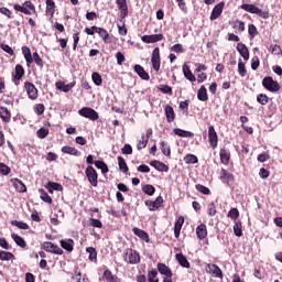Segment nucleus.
<instances>
[{
  "label": "nucleus",
  "instance_id": "obj_51",
  "mask_svg": "<svg viewBox=\"0 0 282 282\" xmlns=\"http://www.w3.org/2000/svg\"><path fill=\"white\" fill-rule=\"evenodd\" d=\"M104 278L107 282H118V276L113 275L109 270L104 272Z\"/></svg>",
  "mask_w": 282,
  "mask_h": 282
},
{
  "label": "nucleus",
  "instance_id": "obj_16",
  "mask_svg": "<svg viewBox=\"0 0 282 282\" xmlns=\"http://www.w3.org/2000/svg\"><path fill=\"white\" fill-rule=\"evenodd\" d=\"M237 52H239L240 56H242L243 61L250 59V51L248 50V46L243 43H238L236 46Z\"/></svg>",
  "mask_w": 282,
  "mask_h": 282
},
{
  "label": "nucleus",
  "instance_id": "obj_1",
  "mask_svg": "<svg viewBox=\"0 0 282 282\" xmlns=\"http://www.w3.org/2000/svg\"><path fill=\"white\" fill-rule=\"evenodd\" d=\"M240 9L245 10V12H249L250 14H258V17H261V19H270V13L261 10L259 7L254 4L242 3L240 6Z\"/></svg>",
  "mask_w": 282,
  "mask_h": 282
},
{
  "label": "nucleus",
  "instance_id": "obj_40",
  "mask_svg": "<svg viewBox=\"0 0 282 282\" xmlns=\"http://www.w3.org/2000/svg\"><path fill=\"white\" fill-rule=\"evenodd\" d=\"M95 166L101 171L102 175H107V173H109V166H107V163L104 161H95Z\"/></svg>",
  "mask_w": 282,
  "mask_h": 282
},
{
  "label": "nucleus",
  "instance_id": "obj_23",
  "mask_svg": "<svg viewBox=\"0 0 282 282\" xmlns=\"http://www.w3.org/2000/svg\"><path fill=\"white\" fill-rule=\"evenodd\" d=\"M0 118L3 122H10V120H12V113H10L8 108L0 106Z\"/></svg>",
  "mask_w": 282,
  "mask_h": 282
},
{
  "label": "nucleus",
  "instance_id": "obj_47",
  "mask_svg": "<svg viewBox=\"0 0 282 282\" xmlns=\"http://www.w3.org/2000/svg\"><path fill=\"white\" fill-rule=\"evenodd\" d=\"M36 135H37V138H40V140H45V138H47V135H50V130L47 128H40L36 131Z\"/></svg>",
  "mask_w": 282,
  "mask_h": 282
},
{
  "label": "nucleus",
  "instance_id": "obj_9",
  "mask_svg": "<svg viewBox=\"0 0 282 282\" xmlns=\"http://www.w3.org/2000/svg\"><path fill=\"white\" fill-rule=\"evenodd\" d=\"M43 250L46 252H52L53 254H63V249L53 242H44L42 245Z\"/></svg>",
  "mask_w": 282,
  "mask_h": 282
},
{
  "label": "nucleus",
  "instance_id": "obj_25",
  "mask_svg": "<svg viewBox=\"0 0 282 282\" xmlns=\"http://www.w3.org/2000/svg\"><path fill=\"white\" fill-rule=\"evenodd\" d=\"M95 32L101 36L105 43H111V39L109 37V32L102 28H95Z\"/></svg>",
  "mask_w": 282,
  "mask_h": 282
},
{
  "label": "nucleus",
  "instance_id": "obj_41",
  "mask_svg": "<svg viewBox=\"0 0 282 282\" xmlns=\"http://www.w3.org/2000/svg\"><path fill=\"white\" fill-rule=\"evenodd\" d=\"M118 164H119V171L122 173H129V166H127V161H124V158L118 156Z\"/></svg>",
  "mask_w": 282,
  "mask_h": 282
},
{
  "label": "nucleus",
  "instance_id": "obj_53",
  "mask_svg": "<svg viewBox=\"0 0 282 282\" xmlns=\"http://www.w3.org/2000/svg\"><path fill=\"white\" fill-rule=\"evenodd\" d=\"M227 217H229V219H232L234 221H237V219H239V209L231 208L228 212Z\"/></svg>",
  "mask_w": 282,
  "mask_h": 282
},
{
  "label": "nucleus",
  "instance_id": "obj_50",
  "mask_svg": "<svg viewBox=\"0 0 282 282\" xmlns=\"http://www.w3.org/2000/svg\"><path fill=\"white\" fill-rule=\"evenodd\" d=\"M234 234L236 235V237H243V230L241 229V221L235 223Z\"/></svg>",
  "mask_w": 282,
  "mask_h": 282
},
{
  "label": "nucleus",
  "instance_id": "obj_62",
  "mask_svg": "<svg viewBox=\"0 0 282 282\" xmlns=\"http://www.w3.org/2000/svg\"><path fill=\"white\" fill-rule=\"evenodd\" d=\"M33 61L37 65V67H43V58H41V56H39L37 52L33 53Z\"/></svg>",
  "mask_w": 282,
  "mask_h": 282
},
{
  "label": "nucleus",
  "instance_id": "obj_30",
  "mask_svg": "<svg viewBox=\"0 0 282 282\" xmlns=\"http://www.w3.org/2000/svg\"><path fill=\"white\" fill-rule=\"evenodd\" d=\"M165 116L167 122H173L175 120V110H173V106L166 105L165 106Z\"/></svg>",
  "mask_w": 282,
  "mask_h": 282
},
{
  "label": "nucleus",
  "instance_id": "obj_42",
  "mask_svg": "<svg viewBox=\"0 0 282 282\" xmlns=\"http://www.w3.org/2000/svg\"><path fill=\"white\" fill-rule=\"evenodd\" d=\"M160 145L163 155H166V158H171V145H169V143L164 141H161Z\"/></svg>",
  "mask_w": 282,
  "mask_h": 282
},
{
  "label": "nucleus",
  "instance_id": "obj_54",
  "mask_svg": "<svg viewBox=\"0 0 282 282\" xmlns=\"http://www.w3.org/2000/svg\"><path fill=\"white\" fill-rule=\"evenodd\" d=\"M207 213L209 217H215L217 215V206H215V203H209L207 205Z\"/></svg>",
  "mask_w": 282,
  "mask_h": 282
},
{
  "label": "nucleus",
  "instance_id": "obj_43",
  "mask_svg": "<svg viewBox=\"0 0 282 282\" xmlns=\"http://www.w3.org/2000/svg\"><path fill=\"white\" fill-rule=\"evenodd\" d=\"M11 226H15L17 228H20V230H30L29 224L19 220H12Z\"/></svg>",
  "mask_w": 282,
  "mask_h": 282
},
{
  "label": "nucleus",
  "instance_id": "obj_13",
  "mask_svg": "<svg viewBox=\"0 0 282 282\" xmlns=\"http://www.w3.org/2000/svg\"><path fill=\"white\" fill-rule=\"evenodd\" d=\"M164 39V34H152V35H143L141 37V41L143 43H159V41H162Z\"/></svg>",
  "mask_w": 282,
  "mask_h": 282
},
{
  "label": "nucleus",
  "instance_id": "obj_7",
  "mask_svg": "<svg viewBox=\"0 0 282 282\" xmlns=\"http://www.w3.org/2000/svg\"><path fill=\"white\" fill-rule=\"evenodd\" d=\"M24 87L31 100H36L39 98V89H36V86H34V84L26 82L24 84Z\"/></svg>",
  "mask_w": 282,
  "mask_h": 282
},
{
  "label": "nucleus",
  "instance_id": "obj_12",
  "mask_svg": "<svg viewBox=\"0 0 282 282\" xmlns=\"http://www.w3.org/2000/svg\"><path fill=\"white\" fill-rule=\"evenodd\" d=\"M55 87L59 91H64V94H67L68 91H72L74 87H76V82H72L69 84H65V82H57L55 83Z\"/></svg>",
  "mask_w": 282,
  "mask_h": 282
},
{
  "label": "nucleus",
  "instance_id": "obj_15",
  "mask_svg": "<svg viewBox=\"0 0 282 282\" xmlns=\"http://www.w3.org/2000/svg\"><path fill=\"white\" fill-rule=\"evenodd\" d=\"M117 6L120 10V19H127L129 14V7L127 6V0H117Z\"/></svg>",
  "mask_w": 282,
  "mask_h": 282
},
{
  "label": "nucleus",
  "instance_id": "obj_37",
  "mask_svg": "<svg viewBox=\"0 0 282 282\" xmlns=\"http://www.w3.org/2000/svg\"><path fill=\"white\" fill-rule=\"evenodd\" d=\"M176 260L182 268H191V262H188V259H186V257L182 253H176Z\"/></svg>",
  "mask_w": 282,
  "mask_h": 282
},
{
  "label": "nucleus",
  "instance_id": "obj_14",
  "mask_svg": "<svg viewBox=\"0 0 282 282\" xmlns=\"http://www.w3.org/2000/svg\"><path fill=\"white\" fill-rule=\"evenodd\" d=\"M207 272L213 274L216 279H224V273L217 264H207Z\"/></svg>",
  "mask_w": 282,
  "mask_h": 282
},
{
  "label": "nucleus",
  "instance_id": "obj_39",
  "mask_svg": "<svg viewBox=\"0 0 282 282\" xmlns=\"http://www.w3.org/2000/svg\"><path fill=\"white\" fill-rule=\"evenodd\" d=\"M11 238L13 239V241H15L17 246H19L20 248H25L28 246L25 240L17 234H11Z\"/></svg>",
  "mask_w": 282,
  "mask_h": 282
},
{
  "label": "nucleus",
  "instance_id": "obj_19",
  "mask_svg": "<svg viewBox=\"0 0 282 282\" xmlns=\"http://www.w3.org/2000/svg\"><path fill=\"white\" fill-rule=\"evenodd\" d=\"M134 72L138 74L139 77L142 78V80H150L151 76H149V73L144 70V67H142L140 64L134 65Z\"/></svg>",
  "mask_w": 282,
  "mask_h": 282
},
{
  "label": "nucleus",
  "instance_id": "obj_17",
  "mask_svg": "<svg viewBox=\"0 0 282 282\" xmlns=\"http://www.w3.org/2000/svg\"><path fill=\"white\" fill-rule=\"evenodd\" d=\"M224 2H219L214 7L210 14V21H215L216 19H219V17H221V13L224 12Z\"/></svg>",
  "mask_w": 282,
  "mask_h": 282
},
{
  "label": "nucleus",
  "instance_id": "obj_52",
  "mask_svg": "<svg viewBox=\"0 0 282 282\" xmlns=\"http://www.w3.org/2000/svg\"><path fill=\"white\" fill-rule=\"evenodd\" d=\"M257 102H259V105H268L270 102V98L265 94H259L257 96Z\"/></svg>",
  "mask_w": 282,
  "mask_h": 282
},
{
  "label": "nucleus",
  "instance_id": "obj_45",
  "mask_svg": "<svg viewBox=\"0 0 282 282\" xmlns=\"http://www.w3.org/2000/svg\"><path fill=\"white\" fill-rule=\"evenodd\" d=\"M39 193L42 202H45L46 204H52V197L50 196V194H47V192H45L44 189H40Z\"/></svg>",
  "mask_w": 282,
  "mask_h": 282
},
{
  "label": "nucleus",
  "instance_id": "obj_48",
  "mask_svg": "<svg viewBox=\"0 0 282 282\" xmlns=\"http://www.w3.org/2000/svg\"><path fill=\"white\" fill-rule=\"evenodd\" d=\"M184 162H185V164H197V162H199V159H197V156H195V154H187L184 158Z\"/></svg>",
  "mask_w": 282,
  "mask_h": 282
},
{
  "label": "nucleus",
  "instance_id": "obj_61",
  "mask_svg": "<svg viewBox=\"0 0 282 282\" xmlns=\"http://www.w3.org/2000/svg\"><path fill=\"white\" fill-rule=\"evenodd\" d=\"M54 0H46V12H48V14H54Z\"/></svg>",
  "mask_w": 282,
  "mask_h": 282
},
{
  "label": "nucleus",
  "instance_id": "obj_6",
  "mask_svg": "<svg viewBox=\"0 0 282 282\" xmlns=\"http://www.w3.org/2000/svg\"><path fill=\"white\" fill-rule=\"evenodd\" d=\"M86 177L93 186H98V172H96V169L94 166L89 165L86 167Z\"/></svg>",
  "mask_w": 282,
  "mask_h": 282
},
{
  "label": "nucleus",
  "instance_id": "obj_18",
  "mask_svg": "<svg viewBox=\"0 0 282 282\" xmlns=\"http://www.w3.org/2000/svg\"><path fill=\"white\" fill-rule=\"evenodd\" d=\"M160 274L163 276H166L167 279H171L173 276V271H171V268L166 267V264L159 262L156 265Z\"/></svg>",
  "mask_w": 282,
  "mask_h": 282
},
{
  "label": "nucleus",
  "instance_id": "obj_4",
  "mask_svg": "<svg viewBox=\"0 0 282 282\" xmlns=\"http://www.w3.org/2000/svg\"><path fill=\"white\" fill-rule=\"evenodd\" d=\"M123 259L126 263H130L131 265H135L137 263H140V253H138L133 249H128L124 252Z\"/></svg>",
  "mask_w": 282,
  "mask_h": 282
},
{
  "label": "nucleus",
  "instance_id": "obj_5",
  "mask_svg": "<svg viewBox=\"0 0 282 282\" xmlns=\"http://www.w3.org/2000/svg\"><path fill=\"white\" fill-rule=\"evenodd\" d=\"M78 113L82 116V118H88V120H93V122L99 118L98 112L90 107H84L79 109Z\"/></svg>",
  "mask_w": 282,
  "mask_h": 282
},
{
  "label": "nucleus",
  "instance_id": "obj_59",
  "mask_svg": "<svg viewBox=\"0 0 282 282\" xmlns=\"http://www.w3.org/2000/svg\"><path fill=\"white\" fill-rule=\"evenodd\" d=\"M11 172L12 170L10 169V166L6 165V163H0L1 175H10Z\"/></svg>",
  "mask_w": 282,
  "mask_h": 282
},
{
  "label": "nucleus",
  "instance_id": "obj_64",
  "mask_svg": "<svg viewBox=\"0 0 282 282\" xmlns=\"http://www.w3.org/2000/svg\"><path fill=\"white\" fill-rule=\"evenodd\" d=\"M115 56L117 58V65H122V63L126 61L124 54H122V52H117Z\"/></svg>",
  "mask_w": 282,
  "mask_h": 282
},
{
  "label": "nucleus",
  "instance_id": "obj_28",
  "mask_svg": "<svg viewBox=\"0 0 282 282\" xmlns=\"http://www.w3.org/2000/svg\"><path fill=\"white\" fill-rule=\"evenodd\" d=\"M61 247L67 252H72L74 250V239H65L59 241Z\"/></svg>",
  "mask_w": 282,
  "mask_h": 282
},
{
  "label": "nucleus",
  "instance_id": "obj_33",
  "mask_svg": "<svg viewBox=\"0 0 282 282\" xmlns=\"http://www.w3.org/2000/svg\"><path fill=\"white\" fill-rule=\"evenodd\" d=\"M86 252L89 253L88 256L89 261H93V263H96L98 261V252L96 251V248L88 247L86 249Z\"/></svg>",
  "mask_w": 282,
  "mask_h": 282
},
{
  "label": "nucleus",
  "instance_id": "obj_29",
  "mask_svg": "<svg viewBox=\"0 0 282 282\" xmlns=\"http://www.w3.org/2000/svg\"><path fill=\"white\" fill-rule=\"evenodd\" d=\"M22 54L28 63V65H31V63H34V58L32 55V51H30V47L23 46L22 47Z\"/></svg>",
  "mask_w": 282,
  "mask_h": 282
},
{
  "label": "nucleus",
  "instance_id": "obj_2",
  "mask_svg": "<svg viewBox=\"0 0 282 282\" xmlns=\"http://www.w3.org/2000/svg\"><path fill=\"white\" fill-rule=\"evenodd\" d=\"M262 86L267 91H271L272 94H276V91H281V85L279 82L274 80V78L267 76L262 79Z\"/></svg>",
  "mask_w": 282,
  "mask_h": 282
},
{
  "label": "nucleus",
  "instance_id": "obj_58",
  "mask_svg": "<svg viewBox=\"0 0 282 282\" xmlns=\"http://www.w3.org/2000/svg\"><path fill=\"white\" fill-rule=\"evenodd\" d=\"M143 193H145V195H155V187L153 185H145L143 186Z\"/></svg>",
  "mask_w": 282,
  "mask_h": 282
},
{
  "label": "nucleus",
  "instance_id": "obj_20",
  "mask_svg": "<svg viewBox=\"0 0 282 282\" xmlns=\"http://www.w3.org/2000/svg\"><path fill=\"white\" fill-rule=\"evenodd\" d=\"M196 235L199 241L206 239V237H208V230L206 229V225L204 224L198 225L196 228Z\"/></svg>",
  "mask_w": 282,
  "mask_h": 282
},
{
  "label": "nucleus",
  "instance_id": "obj_10",
  "mask_svg": "<svg viewBox=\"0 0 282 282\" xmlns=\"http://www.w3.org/2000/svg\"><path fill=\"white\" fill-rule=\"evenodd\" d=\"M208 140H209L210 147L213 149H217L218 137H217V131H215V127L214 126H209L208 127Z\"/></svg>",
  "mask_w": 282,
  "mask_h": 282
},
{
  "label": "nucleus",
  "instance_id": "obj_22",
  "mask_svg": "<svg viewBox=\"0 0 282 282\" xmlns=\"http://www.w3.org/2000/svg\"><path fill=\"white\" fill-rule=\"evenodd\" d=\"M11 184H13L18 193H25V191H28V187H25V184H23V182L19 178H11Z\"/></svg>",
  "mask_w": 282,
  "mask_h": 282
},
{
  "label": "nucleus",
  "instance_id": "obj_32",
  "mask_svg": "<svg viewBox=\"0 0 282 282\" xmlns=\"http://www.w3.org/2000/svg\"><path fill=\"white\" fill-rule=\"evenodd\" d=\"M173 132L175 133V135H178L180 138H194L195 135V133L191 131L182 130L180 128H175Z\"/></svg>",
  "mask_w": 282,
  "mask_h": 282
},
{
  "label": "nucleus",
  "instance_id": "obj_55",
  "mask_svg": "<svg viewBox=\"0 0 282 282\" xmlns=\"http://www.w3.org/2000/svg\"><path fill=\"white\" fill-rule=\"evenodd\" d=\"M149 144V140L144 138V134L141 137V140L138 142L137 149L138 151H142V149H147Z\"/></svg>",
  "mask_w": 282,
  "mask_h": 282
},
{
  "label": "nucleus",
  "instance_id": "obj_31",
  "mask_svg": "<svg viewBox=\"0 0 282 282\" xmlns=\"http://www.w3.org/2000/svg\"><path fill=\"white\" fill-rule=\"evenodd\" d=\"M197 98L202 102H206V100H208V90L206 89V86H200L197 93Z\"/></svg>",
  "mask_w": 282,
  "mask_h": 282
},
{
  "label": "nucleus",
  "instance_id": "obj_26",
  "mask_svg": "<svg viewBox=\"0 0 282 282\" xmlns=\"http://www.w3.org/2000/svg\"><path fill=\"white\" fill-rule=\"evenodd\" d=\"M24 74H25V69H23V66H21V64H18L15 66V75H14L15 85H19V80L23 78Z\"/></svg>",
  "mask_w": 282,
  "mask_h": 282
},
{
  "label": "nucleus",
  "instance_id": "obj_49",
  "mask_svg": "<svg viewBox=\"0 0 282 282\" xmlns=\"http://www.w3.org/2000/svg\"><path fill=\"white\" fill-rule=\"evenodd\" d=\"M91 78H93V83H95L97 87H100V85H102V76H100V73L94 72L91 74Z\"/></svg>",
  "mask_w": 282,
  "mask_h": 282
},
{
  "label": "nucleus",
  "instance_id": "obj_60",
  "mask_svg": "<svg viewBox=\"0 0 282 282\" xmlns=\"http://www.w3.org/2000/svg\"><path fill=\"white\" fill-rule=\"evenodd\" d=\"M0 14H3L8 19H14V15H12V11H10V9H8L6 7L0 8Z\"/></svg>",
  "mask_w": 282,
  "mask_h": 282
},
{
  "label": "nucleus",
  "instance_id": "obj_35",
  "mask_svg": "<svg viewBox=\"0 0 282 282\" xmlns=\"http://www.w3.org/2000/svg\"><path fill=\"white\" fill-rule=\"evenodd\" d=\"M219 156L223 164H228V162H230V151L225 148L220 150Z\"/></svg>",
  "mask_w": 282,
  "mask_h": 282
},
{
  "label": "nucleus",
  "instance_id": "obj_34",
  "mask_svg": "<svg viewBox=\"0 0 282 282\" xmlns=\"http://www.w3.org/2000/svg\"><path fill=\"white\" fill-rule=\"evenodd\" d=\"M45 188H47L48 193H54V191H63V185L61 183L48 182Z\"/></svg>",
  "mask_w": 282,
  "mask_h": 282
},
{
  "label": "nucleus",
  "instance_id": "obj_44",
  "mask_svg": "<svg viewBox=\"0 0 282 282\" xmlns=\"http://www.w3.org/2000/svg\"><path fill=\"white\" fill-rule=\"evenodd\" d=\"M14 254L9 251H0V261H12Z\"/></svg>",
  "mask_w": 282,
  "mask_h": 282
},
{
  "label": "nucleus",
  "instance_id": "obj_63",
  "mask_svg": "<svg viewBox=\"0 0 282 282\" xmlns=\"http://www.w3.org/2000/svg\"><path fill=\"white\" fill-rule=\"evenodd\" d=\"M90 226H93V228H102V221L96 219V218H90Z\"/></svg>",
  "mask_w": 282,
  "mask_h": 282
},
{
  "label": "nucleus",
  "instance_id": "obj_27",
  "mask_svg": "<svg viewBox=\"0 0 282 282\" xmlns=\"http://www.w3.org/2000/svg\"><path fill=\"white\" fill-rule=\"evenodd\" d=\"M183 74H184L185 78L187 80H189L191 83H195V80H197L195 75H193V72H191V67H188V65H186V64L183 65Z\"/></svg>",
  "mask_w": 282,
  "mask_h": 282
},
{
  "label": "nucleus",
  "instance_id": "obj_24",
  "mask_svg": "<svg viewBox=\"0 0 282 282\" xmlns=\"http://www.w3.org/2000/svg\"><path fill=\"white\" fill-rule=\"evenodd\" d=\"M62 153H66L67 155H74L75 158H80V151L76 148H72L69 145H65L62 148Z\"/></svg>",
  "mask_w": 282,
  "mask_h": 282
},
{
  "label": "nucleus",
  "instance_id": "obj_21",
  "mask_svg": "<svg viewBox=\"0 0 282 282\" xmlns=\"http://www.w3.org/2000/svg\"><path fill=\"white\" fill-rule=\"evenodd\" d=\"M150 165L160 171V173H169V166L161 161H151Z\"/></svg>",
  "mask_w": 282,
  "mask_h": 282
},
{
  "label": "nucleus",
  "instance_id": "obj_38",
  "mask_svg": "<svg viewBox=\"0 0 282 282\" xmlns=\"http://www.w3.org/2000/svg\"><path fill=\"white\" fill-rule=\"evenodd\" d=\"M220 180L224 183L232 182L235 180V176H232V174H230L228 171L221 169V171H220Z\"/></svg>",
  "mask_w": 282,
  "mask_h": 282
},
{
  "label": "nucleus",
  "instance_id": "obj_11",
  "mask_svg": "<svg viewBox=\"0 0 282 282\" xmlns=\"http://www.w3.org/2000/svg\"><path fill=\"white\" fill-rule=\"evenodd\" d=\"M164 204V198L162 196H158L155 200H145V206L149 210H158Z\"/></svg>",
  "mask_w": 282,
  "mask_h": 282
},
{
  "label": "nucleus",
  "instance_id": "obj_56",
  "mask_svg": "<svg viewBox=\"0 0 282 282\" xmlns=\"http://www.w3.org/2000/svg\"><path fill=\"white\" fill-rule=\"evenodd\" d=\"M248 32H249V36L251 39H254V36H257V34H259V31L257 30V26L254 24L248 25Z\"/></svg>",
  "mask_w": 282,
  "mask_h": 282
},
{
  "label": "nucleus",
  "instance_id": "obj_57",
  "mask_svg": "<svg viewBox=\"0 0 282 282\" xmlns=\"http://www.w3.org/2000/svg\"><path fill=\"white\" fill-rule=\"evenodd\" d=\"M196 191L203 195H210V189L202 184H196Z\"/></svg>",
  "mask_w": 282,
  "mask_h": 282
},
{
  "label": "nucleus",
  "instance_id": "obj_36",
  "mask_svg": "<svg viewBox=\"0 0 282 282\" xmlns=\"http://www.w3.org/2000/svg\"><path fill=\"white\" fill-rule=\"evenodd\" d=\"M133 232L137 237H140V239H143V241H147V243H149V234H147V231L138 227H134Z\"/></svg>",
  "mask_w": 282,
  "mask_h": 282
},
{
  "label": "nucleus",
  "instance_id": "obj_46",
  "mask_svg": "<svg viewBox=\"0 0 282 282\" xmlns=\"http://www.w3.org/2000/svg\"><path fill=\"white\" fill-rule=\"evenodd\" d=\"M238 73L242 78H246L248 70H246V64L239 59L238 62Z\"/></svg>",
  "mask_w": 282,
  "mask_h": 282
},
{
  "label": "nucleus",
  "instance_id": "obj_3",
  "mask_svg": "<svg viewBox=\"0 0 282 282\" xmlns=\"http://www.w3.org/2000/svg\"><path fill=\"white\" fill-rule=\"evenodd\" d=\"M13 8L14 10H17V12H22V14H26V15H30L32 14V12L36 11V8L30 0L25 1L22 6L14 4Z\"/></svg>",
  "mask_w": 282,
  "mask_h": 282
},
{
  "label": "nucleus",
  "instance_id": "obj_8",
  "mask_svg": "<svg viewBox=\"0 0 282 282\" xmlns=\"http://www.w3.org/2000/svg\"><path fill=\"white\" fill-rule=\"evenodd\" d=\"M151 63L154 72H160V47H155L152 52Z\"/></svg>",
  "mask_w": 282,
  "mask_h": 282
}]
</instances>
